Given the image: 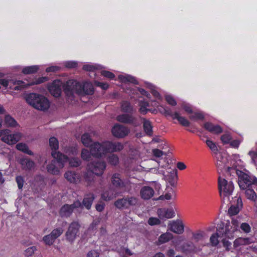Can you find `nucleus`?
<instances>
[{"instance_id":"nucleus-13","label":"nucleus","mask_w":257,"mask_h":257,"mask_svg":"<svg viewBox=\"0 0 257 257\" xmlns=\"http://www.w3.org/2000/svg\"><path fill=\"white\" fill-rule=\"evenodd\" d=\"M116 120L120 122L130 124L134 126H138L140 124L137 117L127 114L118 115L116 117Z\"/></svg>"},{"instance_id":"nucleus-48","label":"nucleus","mask_w":257,"mask_h":257,"mask_svg":"<svg viewBox=\"0 0 257 257\" xmlns=\"http://www.w3.org/2000/svg\"><path fill=\"white\" fill-rule=\"evenodd\" d=\"M94 174H93L92 172L89 171L88 170H87V172L85 174V180L86 182H87V183L89 185L94 181Z\"/></svg>"},{"instance_id":"nucleus-23","label":"nucleus","mask_w":257,"mask_h":257,"mask_svg":"<svg viewBox=\"0 0 257 257\" xmlns=\"http://www.w3.org/2000/svg\"><path fill=\"white\" fill-rule=\"evenodd\" d=\"M64 177L70 183H76L80 181V175L74 171H68L64 174Z\"/></svg>"},{"instance_id":"nucleus-64","label":"nucleus","mask_w":257,"mask_h":257,"mask_svg":"<svg viewBox=\"0 0 257 257\" xmlns=\"http://www.w3.org/2000/svg\"><path fill=\"white\" fill-rule=\"evenodd\" d=\"M203 237V233L201 232H197L192 233V239L196 241L200 240Z\"/></svg>"},{"instance_id":"nucleus-41","label":"nucleus","mask_w":257,"mask_h":257,"mask_svg":"<svg viewBox=\"0 0 257 257\" xmlns=\"http://www.w3.org/2000/svg\"><path fill=\"white\" fill-rule=\"evenodd\" d=\"M81 141L83 144L86 147H89L92 145V139L88 134H84L82 136Z\"/></svg>"},{"instance_id":"nucleus-6","label":"nucleus","mask_w":257,"mask_h":257,"mask_svg":"<svg viewBox=\"0 0 257 257\" xmlns=\"http://www.w3.org/2000/svg\"><path fill=\"white\" fill-rule=\"evenodd\" d=\"M9 132L10 131L8 130H2L0 132V136H2V141L9 145H13L17 143L21 139L22 137L21 133H16L14 134H10Z\"/></svg>"},{"instance_id":"nucleus-58","label":"nucleus","mask_w":257,"mask_h":257,"mask_svg":"<svg viewBox=\"0 0 257 257\" xmlns=\"http://www.w3.org/2000/svg\"><path fill=\"white\" fill-rule=\"evenodd\" d=\"M220 139L223 144H228L231 141V137L229 134H225L221 137Z\"/></svg>"},{"instance_id":"nucleus-8","label":"nucleus","mask_w":257,"mask_h":257,"mask_svg":"<svg viewBox=\"0 0 257 257\" xmlns=\"http://www.w3.org/2000/svg\"><path fill=\"white\" fill-rule=\"evenodd\" d=\"M80 225L76 222L71 223L65 233L66 240L72 243L79 234Z\"/></svg>"},{"instance_id":"nucleus-17","label":"nucleus","mask_w":257,"mask_h":257,"mask_svg":"<svg viewBox=\"0 0 257 257\" xmlns=\"http://www.w3.org/2000/svg\"><path fill=\"white\" fill-rule=\"evenodd\" d=\"M157 214L159 218L162 220L172 218L175 216V212L172 208H159L157 210Z\"/></svg>"},{"instance_id":"nucleus-56","label":"nucleus","mask_w":257,"mask_h":257,"mask_svg":"<svg viewBox=\"0 0 257 257\" xmlns=\"http://www.w3.org/2000/svg\"><path fill=\"white\" fill-rule=\"evenodd\" d=\"M108 162L111 165H115L118 162V158L116 155L111 154L108 157Z\"/></svg>"},{"instance_id":"nucleus-16","label":"nucleus","mask_w":257,"mask_h":257,"mask_svg":"<svg viewBox=\"0 0 257 257\" xmlns=\"http://www.w3.org/2000/svg\"><path fill=\"white\" fill-rule=\"evenodd\" d=\"M63 83L59 80H55L49 85V90L50 93L55 97L60 96Z\"/></svg>"},{"instance_id":"nucleus-2","label":"nucleus","mask_w":257,"mask_h":257,"mask_svg":"<svg viewBox=\"0 0 257 257\" xmlns=\"http://www.w3.org/2000/svg\"><path fill=\"white\" fill-rule=\"evenodd\" d=\"M27 102L36 109L45 111L50 107V102L43 95L37 93H30L26 96Z\"/></svg>"},{"instance_id":"nucleus-54","label":"nucleus","mask_w":257,"mask_h":257,"mask_svg":"<svg viewBox=\"0 0 257 257\" xmlns=\"http://www.w3.org/2000/svg\"><path fill=\"white\" fill-rule=\"evenodd\" d=\"M149 106V103L147 102H143L140 103V111L141 113L145 114L147 113L148 109L147 107Z\"/></svg>"},{"instance_id":"nucleus-34","label":"nucleus","mask_w":257,"mask_h":257,"mask_svg":"<svg viewBox=\"0 0 257 257\" xmlns=\"http://www.w3.org/2000/svg\"><path fill=\"white\" fill-rule=\"evenodd\" d=\"M5 124L8 127H16L18 123L11 115H6L5 117Z\"/></svg>"},{"instance_id":"nucleus-9","label":"nucleus","mask_w":257,"mask_h":257,"mask_svg":"<svg viewBox=\"0 0 257 257\" xmlns=\"http://www.w3.org/2000/svg\"><path fill=\"white\" fill-rule=\"evenodd\" d=\"M105 168V163L103 161L93 162L87 165V170L97 176L102 175Z\"/></svg>"},{"instance_id":"nucleus-45","label":"nucleus","mask_w":257,"mask_h":257,"mask_svg":"<svg viewBox=\"0 0 257 257\" xmlns=\"http://www.w3.org/2000/svg\"><path fill=\"white\" fill-rule=\"evenodd\" d=\"M207 147L215 154H217L218 150L216 144L210 140L205 142Z\"/></svg>"},{"instance_id":"nucleus-28","label":"nucleus","mask_w":257,"mask_h":257,"mask_svg":"<svg viewBox=\"0 0 257 257\" xmlns=\"http://www.w3.org/2000/svg\"><path fill=\"white\" fill-rule=\"evenodd\" d=\"M94 198V195L93 194L90 193L86 195L83 200V205L87 209H90Z\"/></svg>"},{"instance_id":"nucleus-14","label":"nucleus","mask_w":257,"mask_h":257,"mask_svg":"<svg viewBox=\"0 0 257 257\" xmlns=\"http://www.w3.org/2000/svg\"><path fill=\"white\" fill-rule=\"evenodd\" d=\"M78 208H82V204L79 201H75L71 205H64L60 210V215L63 217H68L71 214L74 209Z\"/></svg>"},{"instance_id":"nucleus-52","label":"nucleus","mask_w":257,"mask_h":257,"mask_svg":"<svg viewBox=\"0 0 257 257\" xmlns=\"http://www.w3.org/2000/svg\"><path fill=\"white\" fill-rule=\"evenodd\" d=\"M68 161L71 167H78L81 164L80 160L77 158H72L70 160L68 159Z\"/></svg>"},{"instance_id":"nucleus-15","label":"nucleus","mask_w":257,"mask_h":257,"mask_svg":"<svg viewBox=\"0 0 257 257\" xmlns=\"http://www.w3.org/2000/svg\"><path fill=\"white\" fill-rule=\"evenodd\" d=\"M130 130L127 127L121 124H116L112 128V133L114 136L123 138L128 135Z\"/></svg>"},{"instance_id":"nucleus-26","label":"nucleus","mask_w":257,"mask_h":257,"mask_svg":"<svg viewBox=\"0 0 257 257\" xmlns=\"http://www.w3.org/2000/svg\"><path fill=\"white\" fill-rule=\"evenodd\" d=\"M106 145L108 147L107 149L109 153L119 151L123 149V145L120 143H112L110 142H106Z\"/></svg>"},{"instance_id":"nucleus-43","label":"nucleus","mask_w":257,"mask_h":257,"mask_svg":"<svg viewBox=\"0 0 257 257\" xmlns=\"http://www.w3.org/2000/svg\"><path fill=\"white\" fill-rule=\"evenodd\" d=\"M121 108L122 111L125 112L131 113L133 110L132 106L127 101H123L121 103Z\"/></svg>"},{"instance_id":"nucleus-12","label":"nucleus","mask_w":257,"mask_h":257,"mask_svg":"<svg viewBox=\"0 0 257 257\" xmlns=\"http://www.w3.org/2000/svg\"><path fill=\"white\" fill-rule=\"evenodd\" d=\"M240 224L238 218H232L231 221L232 226H230V224H226L225 229H224L225 237L228 238L232 237L233 233L238 230Z\"/></svg>"},{"instance_id":"nucleus-44","label":"nucleus","mask_w":257,"mask_h":257,"mask_svg":"<svg viewBox=\"0 0 257 257\" xmlns=\"http://www.w3.org/2000/svg\"><path fill=\"white\" fill-rule=\"evenodd\" d=\"M55 240L56 239L51 235V234L45 235L43 238V241L46 245H51L52 244H53Z\"/></svg>"},{"instance_id":"nucleus-25","label":"nucleus","mask_w":257,"mask_h":257,"mask_svg":"<svg viewBox=\"0 0 257 257\" xmlns=\"http://www.w3.org/2000/svg\"><path fill=\"white\" fill-rule=\"evenodd\" d=\"M20 164L21 165L23 169L30 170L34 168L35 163L28 158H23L20 160Z\"/></svg>"},{"instance_id":"nucleus-39","label":"nucleus","mask_w":257,"mask_h":257,"mask_svg":"<svg viewBox=\"0 0 257 257\" xmlns=\"http://www.w3.org/2000/svg\"><path fill=\"white\" fill-rule=\"evenodd\" d=\"M116 197V194H114L112 190H109L103 192L101 195V198L105 201H109Z\"/></svg>"},{"instance_id":"nucleus-40","label":"nucleus","mask_w":257,"mask_h":257,"mask_svg":"<svg viewBox=\"0 0 257 257\" xmlns=\"http://www.w3.org/2000/svg\"><path fill=\"white\" fill-rule=\"evenodd\" d=\"M114 205L119 209L128 208L125 197L117 200L114 203Z\"/></svg>"},{"instance_id":"nucleus-24","label":"nucleus","mask_w":257,"mask_h":257,"mask_svg":"<svg viewBox=\"0 0 257 257\" xmlns=\"http://www.w3.org/2000/svg\"><path fill=\"white\" fill-rule=\"evenodd\" d=\"M224 228H222L221 230H218V232L215 233H213L210 237V241L212 246H216L218 243V238L225 236L224 235Z\"/></svg>"},{"instance_id":"nucleus-18","label":"nucleus","mask_w":257,"mask_h":257,"mask_svg":"<svg viewBox=\"0 0 257 257\" xmlns=\"http://www.w3.org/2000/svg\"><path fill=\"white\" fill-rule=\"evenodd\" d=\"M9 83H13V84L15 86L13 87V86H10V88L13 89L15 90H21L24 88L25 86V82L21 80H11L8 81L6 79H0V84L2 85L4 87H7L9 85Z\"/></svg>"},{"instance_id":"nucleus-61","label":"nucleus","mask_w":257,"mask_h":257,"mask_svg":"<svg viewBox=\"0 0 257 257\" xmlns=\"http://www.w3.org/2000/svg\"><path fill=\"white\" fill-rule=\"evenodd\" d=\"M239 209L238 207L231 206L228 209V213L230 215H235L239 212Z\"/></svg>"},{"instance_id":"nucleus-3","label":"nucleus","mask_w":257,"mask_h":257,"mask_svg":"<svg viewBox=\"0 0 257 257\" xmlns=\"http://www.w3.org/2000/svg\"><path fill=\"white\" fill-rule=\"evenodd\" d=\"M218 187L221 198L224 202L225 198L229 199V197L234 190V185L232 181L219 177L218 178Z\"/></svg>"},{"instance_id":"nucleus-11","label":"nucleus","mask_w":257,"mask_h":257,"mask_svg":"<svg viewBox=\"0 0 257 257\" xmlns=\"http://www.w3.org/2000/svg\"><path fill=\"white\" fill-rule=\"evenodd\" d=\"M236 172L238 178V183L240 188L246 189L251 185V176L241 171L237 170Z\"/></svg>"},{"instance_id":"nucleus-29","label":"nucleus","mask_w":257,"mask_h":257,"mask_svg":"<svg viewBox=\"0 0 257 257\" xmlns=\"http://www.w3.org/2000/svg\"><path fill=\"white\" fill-rule=\"evenodd\" d=\"M173 235L169 232H166L162 234L158 238V243L162 244L168 242L170 240L172 239Z\"/></svg>"},{"instance_id":"nucleus-50","label":"nucleus","mask_w":257,"mask_h":257,"mask_svg":"<svg viewBox=\"0 0 257 257\" xmlns=\"http://www.w3.org/2000/svg\"><path fill=\"white\" fill-rule=\"evenodd\" d=\"M251 159V162L254 165H257V151L251 150L248 153Z\"/></svg>"},{"instance_id":"nucleus-42","label":"nucleus","mask_w":257,"mask_h":257,"mask_svg":"<svg viewBox=\"0 0 257 257\" xmlns=\"http://www.w3.org/2000/svg\"><path fill=\"white\" fill-rule=\"evenodd\" d=\"M39 69V66L37 65H33L27 66L23 68V73L25 74H32L36 72Z\"/></svg>"},{"instance_id":"nucleus-60","label":"nucleus","mask_w":257,"mask_h":257,"mask_svg":"<svg viewBox=\"0 0 257 257\" xmlns=\"http://www.w3.org/2000/svg\"><path fill=\"white\" fill-rule=\"evenodd\" d=\"M83 69L88 71H94L95 69H98V66L96 65L87 64L83 66Z\"/></svg>"},{"instance_id":"nucleus-27","label":"nucleus","mask_w":257,"mask_h":257,"mask_svg":"<svg viewBox=\"0 0 257 257\" xmlns=\"http://www.w3.org/2000/svg\"><path fill=\"white\" fill-rule=\"evenodd\" d=\"M252 242H253V240L251 238L238 237L234 240V246L235 247H238L240 245H244L249 244Z\"/></svg>"},{"instance_id":"nucleus-5","label":"nucleus","mask_w":257,"mask_h":257,"mask_svg":"<svg viewBox=\"0 0 257 257\" xmlns=\"http://www.w3.org/2000/svg\"><path fill=\"white\" fill-rule=\"evenodd\" d=\"M107 148L106 142L102 144L96 142L91 146V153L94 157H102L109 153Z\"/></svg>"},{"instance_id":"nucleus-49","label":"nucleus","mask_w":257,"mask_h":257,"mask_svg":"<svg viewBox=\"0 0 257 257\" xmlns=\"http://www.w3.org/2000/svg\"><path fill=\"white\" fill-rule=\"evenodd\" d=\"M63 229L62 227H59L53 229L50 234L56 239L63 233Z\"/></svg>"},{"instance_id":"nucleus-19","label":"nucleus","mask_w":257,"mask_h":257,"mask_svg":"<svg viewBox=\"0 0 257 257\" xmlns=\"http://www.w3.org/2000/svg\"><path fill=\"white\" fill-rule=\"evenodd\" d=\"M111 182L114 186L119 188L126 187L128 184L127 181H123L121 179L119 174H114L113 175L111 178Z\"/></svg>"},{"instance_id":"nucleus-53","label":"nucleus","mask_w":257,"mask_h":257,"mask_svg":"<svg viewBox=\"0 0 257 257\" xmlns=\"http://www.w3.org/2000/svg\"><path fill=\"white\" fill-rule=\"evenodd\" d=\"M37 250V247L35 246H31L25 250V255L27 256H32Z\"/></svg>"},{"instance_id":"nucleus-37","label":"nucleus","mask_w":257,"mask_h":257,"mask_svg":"<svg viewBox=\"0 0 257 257\" xmlns=\"http://www.w3.org/2000/svg\"><path fill=\"white\" fill-rule=\"evenodd\" d=\"M16 148L18 150L22 151L29 155H34L33 152L29 150L28 146L25 144L19 143L16 145Z\"/></svg>"},{"instance_id":"nucleus-46","label":"nucleus","mask_w":257,"mask_h":257,"mask_svg":"<svg viewBox=\"0 0 257 257\" xmlns=\"http://www.w3.org/2000/svg\"><path fill=\"white\" fill-rule=\"evenodd\" d=\"M181 248L183 251H190L194 247L193 243L191 241H187L181 245Z\"/></svg>"},{"instance_id":"nucleus-63","label":"nucleus","mask_w":257,"mask_h":257,"mask_svg":"<svg viewBox=\"0 0 257 257\" xmlns=\"http://www.w3.org/2000/svg\"><path fill=\"white\" fill-rule=\"evenodd\" d=\"M166 100L171 105L175 106L177 104L174 98L171 95H167L165 97Z\"/></svg>"},{"instance_id":"nucleus-30","label":"nucleus","mask_w":257,"mask_h":257,"mask_svg":"<svg viewBox=\"0 0 257 257\" xmlns=\"http://www.w3.org/2000/svg\"><path fill=\"white\" fill-rule=\"evenodd\" d=\"M94 88L91 83L86 82L82 85V94H92Z\"/></svg>"},{"instance_id":"nucleus-4","label":"nucleus","mask_w":257,"mask_h":257,"mask_svg":"<svg viewBox=\"0 0 257 257\" xmlns=\"http://www.w3.org/2000/svg\"><path fill=\"white\" fill-rule=\"evenodd\" d=\"M63 89L66 95L73 98L75 94H82V84L75 80H69L63 84Z\"/></svg>"},{"instance_id":"nucleus-32","label":"nucleus","mask_w":257,"mask_h":257,"mask_svg":"<svg viewBox=\"0 0 257 257\" xmlns=\"http://www.w3.org/2000/svg\"><path fill=\"white\" fill-rule=\"evenodd\" d=\"M143 120V128L145 133L148 136H152L153 134L152 125L151 122L145 118Z\"/></svg>"},{"instance_id":"nucleus-21","label":"nucleus","mask_w":257,"mask_h":257,"mask_svg":"<svg viewBox=\"0 0 257 257\" xmlns=\"http://www.w3.org/2000/svg\"><path fill=\"white\" fill-rule=\"evenodd\" d=\"M154 191L153 188L150 186H144L140 191V195L144 200H148L153 196Z\"/></svg>"},{"instance_id":"nucleus-51","label":"nucleus","mask_w":257,"mask_h":257,"mask_svg":"<svg viewBox=\"0 0 257 257\" xmlns=\"http://www.w3.org/2000/svg\"><path fill=\"white\" fill-rule=\"evenodd\" d=\"M48 80V78L46 77H39L37 79H36L33 82L31 83V84H26L25 83L24 84L25 85V86H24V88L27 86V85H34V84H41V83H42L44 82H46Z\"/></svg>"},{"instance_id":"nucleus-57","label":"nucleus","mask_w":257,"mask_h":257,"mask_svg":"<svg viewBox=\"0 0 257 257\" xmlns=\"http://www.w3.org/2000/svg\"><path fill=\"white\" fill-rule=\"evenodd\" d=\"M240 227L241 229L245 233H249L251 230L250 225L247 223H242L240 224Z\"/></svg>"},{"instance_id":"nucleus-38","label":"nucleus","mask_w":257,"mask_h":257,"mask_svg":"<svg viewBox=\"0 0 257 257\" xmlns=\"http://www.w3.org/2000/svg\"><path fill=\"white\" fill-rule=\"evenodd\" d=\"M49 146L52 152H58L59 149V142L55 137H51L49 139Z\"/></svg>"},{"instance_id":"nucleus-22","label":"nucleus","mask_w":257,"mask_h":257,"mask_svg":"<svg viewBox=\"0 0 257 257\" xmlns=\"http://www.w3.org/2000/svg\"><path fill=\"white\" fill-rule=\"evenodd\" d=\"M204 127L208 132L214 134H219L222 132V129L219 125H214L209 122L204 123Z\"/></svg>"},{"instance_id":"nucleus-1","label":"nucleus","mask_w":257,"mask_h":257,"mask_svg":"<svg viewBox=\"0 0 257 257\" xmlns=\"http://www.w3.org/2000/svg\"><path fill=\"white\" fill-rule=\"evenodd\" d=\"M51 155L54 160L47 165V171L53 175H59L60 174V170L68 161V158L60 152H52Z\"/></svg>"},{"instance_id":"nucleus-7","label":"nucleus","mask_w":257,"mask_h":257,"mask_svg":"<svg viewBox=\"0 0 257 257\" xmlns=\"http://www.w3.org/2000/svg\"><path fill=\"white\" fill-rule=\"evenodd\" d=\"M169 169L170 171H168V174L166 175H165V172L163 170L159 171V169L155 168H152L150 170L152 172L163 175L166 181H167L170 185L175 187L176 185L177 179V170L176 169H172L170 168H169Z\"/></svg>"},{"instance_id":"nucleus-31","label":"nucleus","mask_w":257,"mask_h":257,"mask_svg":"<svg viewBox=\"0 0 257 257\" xmlns=\"http://www.w3.org/2000/svg\"><path fill=\"white\" fill-rule=\"evenodd\" d=\"M118 79L123 83L131 82L136 84L138 83L134 77L128 74L119 75Z\"/></svg>"},{"instance_id":"nucleus-47","label":"nucleus","mask_w":257,"mask_h":257,"mask_svg":"<svg viewBox=\"0 0 257 257\" xmlns=\"http://www.w3.org/2000/svg\"><path fill=\"white\" fill-rule=\"evenodd\" d=\"M92 154L91 151L89 152L88 150L83 149L81 152V158L83 160L86 161H89L91 159Z\"/></svg>"},{"instance_id":"nucleus-33","label":"nucleus","mask_w":257,"mask_h":257,"mask_svg":"<svg viewBox=\"0 0 257 257\" xmlns=\"http://www.w3.org/2000/svg\"><path fill=\"white\" fill-rule=\"evenodd\" d=\"M125 198L128 208L131 206H138L140 204L139 199L137 197L127 196Z\"/></svg>"},{"instance_id":"nucleus-20","label":"nucleus","mask_w":257,"mask_h":257,"mask_svg":"<svg viewBox=\"0 0 257 257\" xmlns=\"http://www.w3.org/2000/svg\"><path fill=\"white\" fill-rule=\"evenodd\" d=\"M226 158L223 157L221 154H219V156L217 157L216 166L218 170L221 171L224 170H227L228 172L230 171L231 168L226 166Z\"/></svg>"},{"instance_id":"nucleus-62","label":"nucleus","mask_w":257,"mask_h":257,"mask_svg":"<svg viewBox=\"0 0 257 257\" xmlns=\"http://www.w3.org/2000/svg\"><path fill=\"white\" fill-rule=\"evenodd\" d=\"M152 154L155 157L157 158H160L164 155H166V153L158 149H153L152 150Z\"/></svg>"},{"instance_id":"nucleus-35","label":"nucleus","mask_w":257,"mask_h":257,"mask_svg":"<svg viewBox=\"0 0 257 257\" xmlns=\"http://www.w3.org/2000/svg\"><path fill=\"white\" fill-rule=\"evenodd\" d=\"M173 119H176L182 125L184 126H188L190 125L189 121L184 117L180 116L177 112L174 113Z\"/></svg>"},{"instance_id":"nucleus-36","label":"nucleus","mask_w":257,"mask_h":257,"mask_svg":"<svg viewBox=\"0 0 257 257\" xmlns=\"http://www.w3.org/2000/svg\"><path fill=\"white\" fill-rule=\"evenodd\" d=\"M245 190V195L246 197L248 199L255 202L257 198V195L255 191L252 189L247 188Z\"/></svg>"},{"instance_id":"nucleus-10","label":"nucleus","mask_w":257,"mask_h":257,"mask_svg":"<svg viewBox=\"0 0 257 257\" xmlns=\"http://www.w3.org/2000/svg\"><path fill=\"white\" fill-rule=\"evenodd\" d=\"M168 227L170 231L177 234H181L184 231V225L180 219L169 221Z\"/></svg>"},{"instance_id":"nucleus-55","label":"nucleus","mask_w":257,"mask_h":257,"mask_svg":"<svg viewBox=\"0 0 257 257\" xmlns=\"http://www.w3.org/2000/svg\"><path fill=\"white\" fill-rule=\"evenodd\" d=\"M184 240V238L182 236H177L173 241V245L176 247H179L181 243Z\"/></svg>"},{"instance_id":"nucleus-59","label":"nucleus","mask_w":257,"mask_h":257,"mask_svg":"<svg viewBox=\"0 0 257 257\" xmlns=\"http://www.w3.org/2000/svg\"><path fill=\"white\" fill-rule=\"evenodd\" d=\"M148 223L150 225H155L160 224L161 223V221L159 219L156 217H150L148 220Z\"/></svg>"}]
</instances>
